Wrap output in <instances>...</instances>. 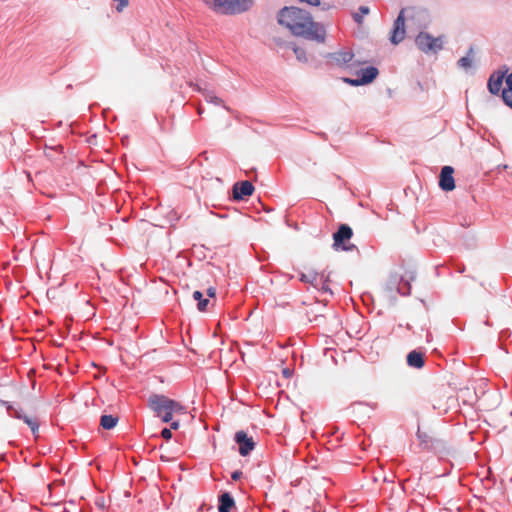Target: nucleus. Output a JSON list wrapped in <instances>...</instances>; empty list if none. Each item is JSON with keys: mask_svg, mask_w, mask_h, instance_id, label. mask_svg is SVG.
Wrapping results in <instances>:
<instances>
[{"mask_svg": "<svg viewBox=\"0 0 512 512\" xmlns=\"http://www.w3.org/2000/svg\"><path fill=\"white\" fill-rule=\"evenodd\" d=\"M277 18L278 23L286 27L294 36L317 43L325 42L324 25L315 22L307 11L297 7H284L279 11Z\"/></svg>", "mask_w": 512, "mask_h": 512, "instance_id": "f257e3e1", "label": "nucleus"}, {"mask_svg": "<svg viewBox=\"0 0 512 512\" xmlns=\"http://www.w3.org/2000/svg\"><path fill=\"white\" fill-rule=\"evenodd\" d=\"M148 405L156 416L160 417L165 423L172 421L174 414L185 413V407L183 405L164 395H151L148 399Z\"/></svg>", "mask_w": 512, "mask_h": 512, "instance_id": "f03ea898", "label": "nucleus"}, {"mask_svg": "<svg viewBox=\"0 0 512 512\" xmlns=\"http://www.w3.org/2000/svg\"><path fill=\"white\" fill-rule=\"evenodd\" d=\"M216 13L236 15L251 9L253 0H203Z\"/></svg>", "mask_w": 512, "mask_h": 512, "instance_id": "7ed1b4c3", "label": "nucleus"}, {"mask_svg": "<svg viewBox=\"0 0 512 512\" xmlns=\"http://www.w3.org/2000/svg\"><path fill=\"white\" fill-rule=\"evenodd\" d=\"M415 43L424 53H437L443 48V37H433L427 32H420L415 39Z\"/></svg>", "mask_w": 512, "mask_h": 512, "instance_id": "20e7f679", "label": "nucleus"}, {"mask_svg": "<svg viewBox=\"0 0 512 512\" xmlns=\"http://www.w3.org/2000/svg\"><path fill=\"white\" fill-rule=\"evenodd\" d=\"M353 235L351 227L346 224H341L338 230L333 234V247L338 250L351 251L355 248V245H347L345 242L350 240Z\"/></svg>", "mask_w": 512, "mask_h": 512, "instance_id": "39448f33", "label": "nucleus"}, {"mask_svg": "<svg viewBox=\"0 0 512 512\" xmlns=\"http://www.w3.org/2000/svg\"><path fill=\"white\" fill-rule=\"evenodd\" d=\"M379 74V71L376 67L369 66L363 68L358 73V77L353 78H344V81L352 86H361L371 83Z\"/></svg>", "mask_w": 512, "mask_h": 512, "instance_id": "423d86ee", "label": "nucleus"}, {"mask_svg": "<svg viewBox=\"0 0 512 512\" xmlns=\"http://www.w3.org/2000/svg\"><path fill=\"white\" fill-rule=\"evenodd\" d=\"M404 12V9H402L393 23L390 41L395 45L402 42L406 35Z\"/></svg>", "mask_w": 512, "mask_h": 512, "instance_id": "0eeeda50", "label": "nucleus"}, {"mask_svg": "<svg viewBox=\"0 0 512 512\" xmlns=\"http://www.w3.org/2000/svg\"><path fill=\"white\" fill-rule=\"evenodd\" d=\"M508 68L493 72L488 79V90L491 94L498 95L502 89L503 81H506Z\"/></svg>", "mask_w": 512, "mask_h": 512, "instance_id": "6e6552de", "label": "nucleus"}, {"mask_svg": "<svg viewBox=\"0 0 512 512\" xmlns=\"http://www.w3.org/2000/svg\"><path fill=\"white\" fill-rule=\"evenodd\" d=\"M234 440L239 445V453L242 456H247L255 448L253 438L242 430L235 433Z\"/></svg>", "mask_w": 512, "mask_h": 512, "instance_id": "1a4fd4ad", "label": "nucleus"}, {"mask_svg": "<svg viewBox=\"0 0 512 512\" xmlns=\"http://www.w3.org/2000/svg\"><path fill=\"white\" fill-rule=\"evenodd\" d=\"M454 169L451 166H444L439 176V186L443 191H452L455 188L453 177Z\"/></svg>", "mask_w": 512, "mask_h": 512, "instance_id": "9d476101", "label": "nucleus"}, {"mask_svg": "<svg viewBox=\"0 0 512 512\" xmlns=\"http://www.w3.org/2000/svg\"><path fill=\"white\" fill-rule=\"evenodd\" d=\"M353 57V53L349 50H341L338 52L329 53L327 55V59L331 64L340 67L349 64L352 61Z\"/></svg>", "mask_w": 512, "mask_h": 512, "instance_id": "9b49d317", "label": "nucleus"}, {"mask_svg": "<svg viewBox=\"0 0 512 512\" xmlns=\"http://www.w3.org/2000/svg\"><path fill=\"white\" fill-rule=\"evenodd\" d=\"M254 186L249 181L237 182L233 186V197L235 200H242L247 196L252 195Z\"/></svg>", "mask_w": 512, "mask_h": 512, "instance_id": "f8f14e48", "label": "nucleus"}, {"mask_svg": "<svg viewBox=\"0 0 512 512\" xmlns=\"http://www.w3.org/2000/svg\"><path fill=\"white\" fill-rule=\"evenodd\" d=\"M7 410L9 411L11 416H14L19 419H23L25 423H27L29 426L32 425V420L28 416L27 412L24 410L22 404L18 401H13L11 403H6Z\"/></svg>", "mask_w": 512, "mask_h": 512, "instance_id": "ddd939ff", "label": "nucleus"}, {"mask_svg": "<svg viewBox=\"0 0 512 512\" xmlns=\"http://www.w3.org/2000/svg\"><path fill=\"white\" fill-rule=\"evenodd\" d=\"M234 505L235 502L230 493L225 492L219 496V512H230Z\"/></svg>", "mask_w": 512, "mask_h": 512, "instance_id": "4468645a", "label": "nucleus"}, {"mask_svg": "<svg viewBox=\"0 0 512 512\" xmlns=\"http://www.w3.org/2000/svg\"><path fill=\"white\" fill-rule=\"evenodd\" d=\"M407 364L413 368H422L425 364L424 355L416 350L411 351L407 355Z\"/></svg>", "mask_w": 512, "mask_h": 512, "instance_id": "2eb2a0df", "label": "nucleus"}, {"mask_svg": "<svg viewBox=\"0 0 512 512\" xmlns=\"http://www.w3.org/2000/svg\"><path fill=\"white\" fill-rule=\"evenodd\" d=\"M501 95L504 103L512 108V72L506 78V88Z\"/></svg>", "mask_w": 512, "mask_h": 512, "instance_id": "dca6fc26", "label": "nucleus"}, {"mask_svg": "<svg viewBox=\"0 0 512 512\" xmlns=\"http://www.w3.org/2000/svg\"><path fill=\"white\" fill-rule=\"evenodd\" d=\"M190 86L193 87L194 90L202 92L203 96H204V99L208 103H212L214 105H223V100L221 98L217 97L213 92L207 91V90L202 91V89L197 84L193 85L191 83Z\"/></svg>", "mask_w": 512, "mask_h": 512, "instance_id": "f3484780", "label": "nucleus"}, {"mask_svg": "<svg viewBox=\"0 0 512 512\" xmlns=\"http://www.w3.org/2000/svg\"><path fill=\"white\" fill-rule=\"evenodd\" d=\"M318 278H319V274L317 272L310 271L308 273H301L299 279L301 282L309 283V284L313 285L314 287H318V285H319Z\"/></svg>", "mask_w": 512, "mask_h": 512, "instance_id": "a211bd4d", "label": "nucleus"}, {"mask_svg": "<svg viewBox=\"0 0 512 512\" xmlns=\"http://www.w3.org/2000/svg\"><path fill=\"white\" fill-rule=\"evenodd\" d=\"M118 423V418L113 415H102L100 420V425L106 429L110 430L116 426Z\"/></svg>", "mask_w": 512, "mask_h": 512, "instance_id": "6ab92c4d", "label": "nucleus"}, {"mask_svg": "<svg viewBox=\"0 0 512 512\" xmlns=\"http://www.w3.org/2000/svg\"><path fill=\"white\" fill-rule=\"evenodd\" d=\"M193 299L197 301V308L199 311L204 312L207 310V305L209 304V299L204 298L203 294L200 291L193 292Z\"/></svg>", "mask_w": 512, "mask_h": 512, "instance_id": "aec40b11", "label": "nucleus"}, {"mask_svg": "<svg viewBox=\"0 0 512 512\" xmlns=\"http://www.w3.org/2000/svg\"><path fill=\"white\" fill-rule=\"evenodd\" d=\"M472 54H473V47L469 48L468 55L465 57H462L458 60L457 65L458 67L468 70L472 67Z\"/></svg>", "mask_w": 512, "mask_h": 512, "instance_id": "412c9836", "label": "nucleus"}, {"mask_svg": "<svg viewBox=\"0 0 512 512\" xmlns=\"http://www.w3.org/2000/svg\"><path fill=\"white\" fill-rule=\"evenodd\" d=\"M369 13V8L367 6H360L359 11L354 13L353 19L358 24H361L363 21V17Z\"/></svg>", "mask_w": 512, "mask_h": 512, "instance_id": "4be33fe9", "label": "nucleus"}, {"mask_svg": "<svg viewBox=\"0 0 512 512\" xmlns=\"http://www.w3.org/2000/svg\"><path fill=\"white\" fill-rule=\"evenodd\" d=\"M293 51L296 55V58L300 61V62H307L308 61V58L306 56V52L304 49L300 48V47H294L293 48Z\"/></svg>", "mask_w": 512, "mask_h": 512, "instance_id": "5701e85b", "label": "nucleus"}, {"mask_svg": "<svg viewBox=\"0 0 512 512\" xmlns=\"http://www.w3.org/2000/svg\"><path fill=\"white\" fill-rule=\"evenodd\" d=\"M398 291L402 294V295H408L410 293V284L408 282H402L400 283L399 285V288H398Z\"/></svg>", "mask_w": 512, "mask_h": 512, "instance_id": "b1692460", "label": "nucleus"}, {"mask_svg": "<svg viewBox=\"0 0 512 512\" xmlns=\"http://www.w3.org/2000/svg\"><path fill=\"white\" fill-rule=\"evenodd\" d=\"M161 436H162L164 439H166V440L171 439V437H172L171 429L164 428V429L161 431Z\"/></svg>", "mask_w": 512, "mask_h": 512, "instance_id": "393cba45", "label": "nucleus"}, {"mask_svg": "<svg viewBox=\"0 0 512 512\" xmlns=\"http://www.w3.org/2000/svg\"><path fill=\"white\" fill-rule=\"evenodd\" d=\"M241 477H242V472H241V471H239V470H236V471H234V472L231 474V478H232L234 481H238Z\"/></svg>", "mask_w": 512, "mask_h": 512, "instance_id": "a878e982", "label": "nucleus"}, {"mask_svg": "<svg viewBox=\"0 0 512 512\" xmlns=\"http://www.w3.org/2000/svg\"><path fill=\"white\" fill-rule=\"evenodd\" d=\"M300 2H304L310 5L318 6L320 4V0H299Z\"/></svg>", "mask_w": 512, "mask_h": 512, "instance_id": "bb28decb", "label": "nucleus"}, {"mask_svg": "<svg viewBox=\"0 0 512 512\" xmlns=\"http://www.w3.org/2000/svg\"><path fill=\"white\" fill-rule=\"evenodd\" d=\"M320 289H321L323 292H329V293H331V290H330V288H329V286H328V284H327V282H326V281H325V282H323V283H321V287H320Z\"/></svg>", "mask_w": 512, "mask_h": 512, "instance_id": "cd10ccee", "label": "nucleus"}, {"mask_svg": "<svg viewBox=\"0 0 512 512\" xmlns=\"http://www.w3.org/2000/svg\"><path fill=\"white\" fill-rule=\"evenodd\" d=\"M207 295H208V297H215V295H216V290H215V288H213V287H209V288L207 289Z\"/></svg>", "mask_w": 512, "mask_h": 512, "instance_id": "c85d7f7f", "label": "nucleus"}, {"mask_svg": "<svg viewBox=\"0 0 512 512\" xmlns=\"http://www.w3.org/2000/svg\"><path fill=\"white\" fill-rule=\"evenodd\" d=\"M171 422V429L177 430L179 428V422L178 421H170Z\"/></svg>", "mask_w": 512, "mask_h": 512, "instance_id": "c756f323", "label": "nucleus"}, {"mask_svg": "<svg viewBox=\"0 0 512 512\" xmlns=\"http://www.w3.org/2000/svg\"><path fill=\"white\" fill-rule=\"evenodd\" d=\"M417 436H418V439H419L421 442H425V441H426V440H425L426 436H425L423 433H421L420 431H418V432H417Z\"/></svg>", "mask_w": 512, "mask_h": 512, "instance_id": "7c9ffc66", "label": "nucleus"}, {"mask_svg": "<svg viewBox=\"0 0 512 512\" xmlns=\"http://www.w3.org/2000/svg\"><path fill=\"white\" fill-rule=\"evenodd\" d=\"M36 428H37V425H36V422L34 421V428H33V431H34V439L36 438Z\"/></svg>", "mask_w": 512, "mask_h": 512, "instance_id": "2f4dec72", "label": "nucleus"}, {"mask_svg": "<svg viewBox=\"0 0 512 512\" xmlns=\"http://www.w3.org/2000/svg\"><path fill=\"white\" fill-rule=\"evenodd\" d=\"M203 113V110L201 108H198V114L201 115Z\"/></svg>", "mask_w": 512, "mask_h": 512, "instance_id": "473e14b6", "label": "nucleus"}, {"mask_svg": "<svg viewBox=\"0 0 512 512\" xmlns=\"http://www.w3.org/2000/svg\"><path fill=\"white\" fill-rule=\"evenodd\" d=\"M34 512H41V510L34 507Z\"/></svg>", "mask_w": 512, "mask_h": 512, "instance_id": "72a5a7b5", "label": "nucleus"}, {"mask_svg": "<svg viewBox=\"0 0 512 512\" xmlns=\"http://www.w3.org/2000/svg\"><path fill=\"white\" fill-rule=\"evenodd\" d=\"M31 373H32V369H30V370L28 371V373H27V374H28V376H29Z\"/></svg>", "mask_w": 512, "mask_h": 512, "instance_id": "f704fd0d", "label": "nucleus"}]
</instances>
